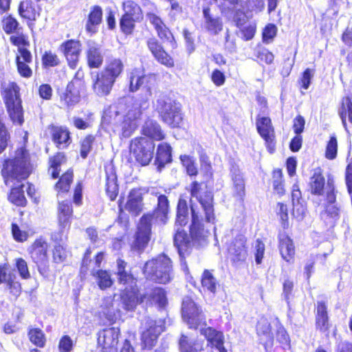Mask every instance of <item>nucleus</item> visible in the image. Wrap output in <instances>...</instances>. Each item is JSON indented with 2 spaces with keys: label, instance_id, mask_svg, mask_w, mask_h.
<instances>
[{
  "label": "nucleus",
  "instance_id": "1",
  "mask_svg": "<svg viewBox=\"0 0 352 352\" xmlns=\"http://www.w3.org/2000/svg\"><path fill=\"white\" fill-rule=\"evenodd\" d=\"M32 171L30 155L25 148L17 149L14 154L3 164L2 175L6 185H14V182L25 179Z\"/></svg>",
  "mask_w": 352,
  "mask_h": 352
},
{
  "label": "nucleus",
  "instance_id": "2",
  "mask_svg": "<svg viewBox=\"0 0 352 352\" xmlns=\"http://www.w3.org/2000/svg\"><path fill=\"white\" fill-rule=\"evenodd\" d=\"M19 91L20 88L14 82L4 81L1 85V94L8 116L14 124L21 126L24 118Z\"/></svg>",
  "mask_w": 352,
  "mask_h": 352
},
{
  "label": "nucleus",
  "instance_id": "3",
  "mask_svg": "<svg viewBox=\"0 0 352 352\" xmlns=\"http://www.w3.org/2000/svg\"><path fill=\"white\" fill-rule=\"evenodd\" d=\"M143 273L147 279L166 284L172 278L171 261L164 254L159 255L145 263Z\"/></svg>",
  "mask_w": 352,
  "mask_h": 352
},
{
  "label": "nucleus",
  "instance_id": "4",
  "mask_svg": "<svg viewBox=\"0 0 352 352\" xmlns=\"http://www.w3.org/2000/svg\"><path fill=\"white\" fill-rule=\"evenodd\" d=\"M156 110L162 120L172 127H177L182 121L181 105L166 96L160 97L156 102Z\"/></svg>",
  "mask_w": 352,
  "mask_h": 352
},
{
  "label": "nucleus",
  "instance_id": "5",
  "mask_svg": "<svg viewBox=\"0 0 352 352\" xmlns=\"http://www.w3.org/2000/svg\"><path fill=\"white\" fill-rule=\"evenodd\" d=\"M155 149L153 141L146 138H136L131 140L130 153L136 161L142 166H146L151 161Z\"/></svg>",
  "mask_w": 352,
  "mask_h": 352
},
{
  "label": "nucleus",
  "instance_id": "6",
  "mask_svg": "<svg viewBox=\"0 0 352 352\" xmlns=\"http://www.w3.org/2000/svg\"><path fill=\"white\" fill-rule=\"evenodd\" d=\"M192 197H195L200 203L205 213V219L208 222H214L215 217L213 208V197L210 192H202L201 184L197 182L191 184L189 189Z\"/></svg>",
  "mask_w": 352,
  "mask_h": 352
},
{
  "label": "nucleus",
  "instance_id": "7",
  "mask_svg": "<svg viewBox=\"0 0 352 352\" xmlns=\"http://www.w3.org/2000/svg\"><path fill=\"white\" fill-rule=\"evenodd\" d=\"M162 320L146 318L142 324V341L145 348L151 349L155 345L160 333L164 331Z\"/></svg>",
  "mask_w": 352,
  "mask_h": 352
},
{
  "label": "nucleus",
  "instance_id": "8",
  "mask_svg": "<svg viewBox=\"0 0 352 352\" xmlns=\"http://www.w3.org/2000/svg\"><path fill=\"white\" fill-rule=\"evenodd\" d=\"M182 316L190 328L206 325L205 316L190 298H185L183 300Z\"/></svg>",
  "mask_w": 352,
  "mask_h": 352
},
{
  "label": "nucleus",
  "instance_id": "9",
  "mask_svg": "<svg viewBox=\"0 0 352 352\" xmlns=\"http://www.w3.org/2000/svg\"><path fill=\"white\" fill-rule=\"evenodd\" d=\"M153 215L145 214L140 219L132 248L141 251L145 248L151 239V221Z\"/></svg>",
  "mask_w": 352,
  "mask_h": 352
},
{
  "label": "nucleus",
  "instance_id": "10",
  "mask_svg": "<svg viewBox=\"0 0 352 352\" xmlns=\"http://www.w3.org/2000/svg\"><path fill=\"white\" fill-rule=\"evenodd\" d=\"M327 204L320 215L324 220L335 222L340 217V208L336 204L335 188L333 179H329L327 183Z\"/></svg>",
  "mask_w": 352,
  "mask_h": 352
},
{
  "label": "nucleus",
  "instance_id": "11",
  "mask_svg": "<svg viewBox=\"0 0 352 352\" xmlns=\"http://www.w3.org/2000/svg\"><path fill=\"white\" fill-rule=\"evenodd\" d=\"M192 224L190 229L191 242L193 245H204L208 237V232L206 231L201 224V216L196 210L195 206L191 205Z\"/></svg>",
  "mask_w": 352,
  "mask_h": 352
},
{
  "label": "nucleus",
  "instance_id": "12",
  "mask_svg": "<svg viewBox=\"0 0 352 352\" xmlns=\"http://www.w3.org/2000/svg\"><path fill=\"white\" fill-rule=\"evenodd\" d=\"M120 331L117 327H110L100 331L98 343L103 352H116Z\"/></svg>",
  "mask_w": 352,
  "mask_h": 352
},
{
  "label": "nucleus",
  "instance_id": "13",
  "mask_svg": "<svg viewBox=\"0 0 352 352\" xmlns=\"http://www.w3.org/2000/svg\"><path fill=\"white\" fill-rule=\"evenodd\" d=\"M69 66L75 69L79 61V56L81 52V43L79 41L69 40L63 43L60 46Z\"/></svg>",
  "mask_w": 352,
  "mask_h": 352
},
{
  "label": "nucleus",
  "instance_id": "14",
  "mask_svg": "<svg viewBox=\"0 0 352 352\" xmlns=\"http://www.w3.org/2000/svg\"><path fill=\"white\" fill-rule=\"evenodd\" d=\"M115 82L113 79L100 71L93 78V91L100 97L108 96L111 93Z\"/></svg>",
  "mask_w": 352,
  "mask_h": 352
},
{
  "label": "nucleus",
  "instance_id": "15",
  "mask_svg": "<svg viewBox=\"0 0 352 352\" xmlns=\"http://www.w3.org/2000/svg\"><path fill=\"white\" fill-rule=\"evenodd\" d=\"M256 129L260 135L265 140V144L272 153L274 141V130L268 117L258 118L256 120Z\"/></svg>",
  "mask_w": 352,
  "mask_h": 352
},
{
  "label": "nucleus",
  "instance_id": "16",
  "mask_svg": "<svg viewBox=\"0 0 352 352\" xmlns=\"http://www.w3.org/2000/svg\"><path fill=\"white\" fill-rule=\"evenodd\" d=\"M246 239L243 235L237 236L228 247L229 255L234 262L243 261L247 256Z\"/></svg>",
  "mask_w": 352,
  "mask_h": 352
},
{
  "label": "nucleus",
  "instance_id": "17",
  "mask_svg": "<svg viewBox=\"0 0 352 352\" xmlns=\"http://www.w3.org/2000/svg\"><path fill=\"white\" fill-rule=\"evenodd\" d=\"M48 245L42 239H36L31 246L30 254L33 261L37 265H45L48 258Z\"/></svg>",
  "mask_w": 352,
  "mask_h": 352
},
{
  "label": "nucleus",
  "instance_id": "18",
  "mask_svg": "<svg viewBox=\"0 0 352 352\" xmlns=\"http://www.w3.org/2000/svg\"><path fill=\"white\" fill-rule=\"evenodd\" d=\"M146 18L149 22L154 26L158 36L164 41L170 43L173 45V36L168 28L163 23L162 19L154 13H147Z\"/></svg>",
  "mask_w": 352,
  "mask_h": 352
},
{
  "label": "nucleus",
  "instance_id": "19",
  "mask_svg": "<svg viewBox=\"0 0 352 352\" xmlns=\"http://www.w3.org/2000/svg\"><path fill=\"white\" fill-rule=\"evenodd\" d=\"M201 333L205 336L208 344L217 349L219 352H227L224 346V336L212 327L201 328Z\"/></svg>",
  "mask_w": 352,
  "mask_h": 352
},
{
  "label": "nucleus",
  "instance_id": "20",
  "mask_svg": "<svg viewBox=\"0 0 352 352\" xmlns=\"http://www.w3.org/2000/svg\"><path fill=\"white\" fill-rule=\"evenodd\" d=\"M142 190L133 189L130 191L127 201L124 204V210L134 215H138L142 210Z\"/></svg>",
  "mask_w": 352,
  "mask_h": 352
},
{
  "label": "nucleus",
  "instance_id": "21",
  "mask_svg": "<svg viewBox=\"0 0 352 352\" xmlns=\"http://www.w3.org/2000/svg\"><path fill=\"white\" fill-rule=\"evenodd\" d=\"M87 63L91 68H98L102 63L103 55L102 50L98 43L92 41L87 42L86 52Z\"/></svg>",
  "mask_w": 352,
  "mask_h": 352
},
{
  "label": "nucleus",
  "instance_id": "22",
  "mask_svg": "<svg viewBox=\"0 0 352 352\" xmlns=\"http://www.w3.org/2000/svg\"><path fill=\"white\" fill-rule=\"evenodd\" d=\"M72 214V206L69 201H62L58 203L57 219L59 228L61 230L69 228Z\"/></svg>",
  "mask_w": 352,
  "mask_h": 352
},
{
  "label": "nucleus",
  "instance_id": "23",
  "mask_svg": "<svg viewBox=\"0 0 352 352\" xmlns=\"http://www.w3.org/2000/svg\"><path fill=\"white\" fill-rule=\"evenodd\" d=\"M31 62V53L28 50L20 47L19 49V54L16 56V65L17 70L21 76L30 78L32 76V71L28 65Z\"/></svg>",
  "mask_w": 352,
  "mask_h": 352
},
{
  "label": "nucleus",
  "instance_id": "24",
  "mask_svg": "<svg viewBox=\"0 0 352 352\" xmlns=\"http://www.w3.org/2000/svg\"><path fill=\"white\" fill-rule=\"evenodd\" d=\"M204 28L212 35L219 34L223 30V24L221 18L213 16L210 14V9L206 8L203 10Z\"/></svg>",
  "mask_w": 352,
  "mask_h": 352
},
{
  "label": "nucleus",
  "instance_id": "25",
  "mask_svg": "<svg viewBox=\"0 0 352 352\" xmlns=\"http://www.w3.org/2000/svg\"><path fill=\"white\" fill-rule=\"evenodd\" d=\"M126 263L121 260L117 261V276L120 284L126 286L125 289H133L136 286V280L131 273L126 271Z\"/></svg>",
  "mask_w": 352,
  "mask_h": 352
},
{
  "label": "nucleus",
  "instance_id": "26",
  "mask_svg": "<svg viewBox=\"0 0 352 352\" xmlns=\"http://www.w3.org/2000/svg\"><path fill=\"white\" fill-rule=\"evenodd\" d=\"M50 129L52 140L58 148H65L71 142L69 132L65 127L51 126Z\"/></svg>",
  "mask_w": 352,
  "mask_h": 352
},
{
  "label": "nucleus",
  "instance_id": "27",
  "mask_svg": "<svg viewBox=\"0 0 352 352\" xmlns=\"http://www.w3.org/2000/svg\"><path fill=\"white\" fill-rule=\"evenodd\" d=\"M257 334L260 337L261 343L265 349L273 344L274 338L271 333L270 324L266 319H261L257 324Z\"/></svg>",
  "mask_w": 352,
  "mask_h": 352
},
{
  "label": "nucleus",
  "instance_id": "28",
  "mask_svg": "<svg viewBox=\"0 0 352 352\" xmlns=\"http://www.w3.org/2000/svg\"><path fill=\"white\" fill-rule=\"evenodd\" d=\"M124 69V64L118 58H109L102 72L115 81L120 76Z\"/></svg>",
  "mask_w": 352,
  "mask_h": 352
},
{
  "label": "nucleus",
  "instance_id": "29",
  "mask_svg": "<svg viewBox=\"0 0 352 352\" xmlns=\"http://www.w3.org/2000/svg\"><path fill=\"white\" fill-rule=\"evenodd\" d=\"M141 301H146L151 305L154 304L163 307L166 304V297L162 288L155 287L147 292L141 298Z\"/></svg>",
  "mask_w": 352,
  "mask_h": 352
},
{
  "label": "nucleus",
  "instance_id": "30",
  "mask_svg": "<svg viewBox=\"0 0 352 352\" xmlns=\"http://www.w3.org/2000/svg\"><path fill=\"white\" fill-rule=\"evenodd\" d=\"M142 133L144 135L156 141H160L164 138V134L160 124L153 120H147L144 124Z\"/></svg>",
  "mask_w": 352,
  "mask_h": 352
},
{
  "label": "nucleus",
  "instance_id": "31",
  "mask_svg": "<svg viewBox=\"0 0 352 352\" xmlns=\"http://www.w3.org/2000/svg\"><path fill=\"white\" fill-rule=\"evenodd\" d=\"M147 98L143 100H135L129 102L127 105V111L124 116L129 120H133L137 121L140 118L142 111L147 108L148 101Z\"/></svg>",
  "mask_w": 352,
  "mask_h": 352
},
{
  "label": "nucleus",
  "instance_id": "32",
  "mask_svg": "<svg viewBox=\"0 0 352 352\" xmlns=\"http://www.w3.org/2000/svg\"><path fill=\"white\" fill-rule=\"evenodd\" d=\"M102 18V11L100 7L96 6L93 7L88 16V20L86 23V30L87 32L93 34L97 32V26L101 23Z\"/></svg>",
  "mask_w": 352,
  "mask_h": 352
},
{
  "label": "nucleus",
  "instance_id": "33",
  "mask_svg": "<svg viewBox=\"0 0 352 352\" xmlns=\"http://www.w3.org/2000/svg\"><path fill=\"white\" fill-rule=\"evenodd\" d=\"M316 329L321 332H327L329 329L327 306L324 302H318L316 318Z\"/></svg>",
  "mask_w": 352,
  "mask_h": 352
},
{
  "label": "nucleus",
  "instance_id": "34",
  "mask_svg": "<svg viewBox=\"0 0 352 352\" xmlns=\"http://www.w3.org/2000/svg\"><path fill=\"white\" fill-rule=\"evenodd\" d=\"M310 190L314 195H322L326 189L324 178L320 170H316L310 179Z\"/></svg>",
  "mask_w": 352,
  "mask_h": 352
},
{
  "label": "nucleus",
  "instance_id": "35",
  "mask_svg": "<svg viewBox=\"0 0 352 352\" xmlns=\"http://www.w3.org/2000/svg\"><path fill=\"white\" fill-rule=\"evenodd\" d=\"M231 177L235 193L239 197H243L245 195V180L243 173L237 166H232Z\"/></svg>",
  "mask_w": 352,
  "mask_h": 352
},
{
  "label": "nucleus",
  "instance_id": "36",
  "mask_svg": "<svg viewBox=\"0 0 352 352\" xmlns=\"http://www.w3.org/2000/svg\"><path fill=\"white\" fill-rule=\"evenodd\" d=\"M280 252L284 260L291 261L295 254V248L292 239L287 236H282L280 239Z\"/></svg>",
  "mask_w": 352,
  "mask_h": 352
},
{
  "label": "nucleus",
  "instance_id": "37",
  "mask_svg": "<svg viewBox=\"0 0 352 352\" xmlns=\"http://www.w3.org/2000/svg\"><path fill=\"white\" fill-rule=\"evenodd\" d=\"M80 100L79 90L74 86V82L71 81L67 87L65 92L61 96V100L67 107L72 106Z\"/></svg>",
  "mask_w": 352,
  "mask_h": 352
},
{
  "label": "nucleus",
  "instance_id": "38",
  "mask_svg": "<svg viewBox=\"0 0 352 352\" xmlns=\"http://www.w3.org/2000/svg\"><path fill=\"white\" fill-rule=\"evenodd\" d=\"M169 212L168 200L165 195H160L157 198V206L154 212V215L157 219L162 223H165L168 219Z\"/></svg>",
  "mask_w": 352,
  "mask_h": 352
},
{
  "label": "nucleus",
  "instance_id": "39",
  "mask_svg": "<svg viewBox=\"0 0 352 352\" xmlns=\"http://www.w3.org/2000/svg\"><path fill=\"white\" fill-rule=\"evenodd\" d=\"M128 289H124L121 295V300L123 304L124 308L127 311H131L135 309L137 305L140 302L137 292L135 287Z\"/></svg>",
  "mask_w": 352,
  "mask_h": 352
},
{
  "label": "nucleus",
  "instance_id": "40",
  "mask_svg": "<svg viewBox=\"0 0 352 352\" xmlns=\"http://www.w3.org/2000/svg\"><path fill=\"white\" fill-rule=\"evenodd\" d=\"M339 114L342 121V124L347 131L346 121L352 125V99L346 96L342 99V106L339 111Z\"/></svg>",
  "mask_w": 352,
  "mask_h": 352
},
{
  "label": "nucleus",
  "instance_id": "41",
  "mask_svg": "<svg viewBox=\"0 0 352 352\" xmlns=\"http://www.w3.org/2000/svg\"><path fill=\"white\" fill-rule=\"evenodd\" d=\"M203 341H192L186 336H182L179 340L180 352H198L203 349Z\"/></svg>",
  "mask_w": 352,
  "mask_h": 352
},
{
  "label": "nucleus",
  "instance_id": "42",
  "mask_svg": "<svg viewBox=\"0 0 352 352\" xmlns=\"http://www.w3.org/2000/svg\"><path fill=\"white\" fill-rule=\"evenodd\" d=\"M19 13L21 17L30 21H36L39 15L36 11L33 3L28 0L21 2L19 6Z\"/></svg>",
  "mask_w": 352,
  "mask_h": 352
},
{
  "label": "nucleus",
  "instance_id": "43",
  "mask_svg": "<svg viewBox=\"0 0 352 352\" xmlns=\"http://www.w3.org/2000/svg\"><path fill=\"white\" fill-rule=\"evenodd\" d=\"M156 162L159 167H163L171 162V148L167 143L160 144L157 150Z\"/></svg>",
  "mask_w": 352,
  "mask_h": 352
},
{
  "label": "nucleus",
  "instance_id": "44",
  "mask_svg": "<svg viewBox=\"0 0 352 352\" xmlns=\"http://www.w3.org/2000/svg\"><path fill=\"white\" fill-rule=\"evenodd\" d=\"M126 104L124 99L119 100L117 104L111 106L109 109L105 112L104 120L108 122L117 121V118L122 113L125 109Z\"/></svg>",
  "mask_w": 352,
  "mask_h": 352
},
{
  "label": "nucleus",
  "instance_id": "45",
  "mask_svg": "<svg viewBox=\"0 0 352 352\" xmlns=\"http://www.w3.org/2000/svg\"><path fill=\"white\" fill-rule=\"evenodd\" d=\"M175 245L177 248L179 254L184 253L190 246L192 242L188 239L187 234L184 230L177 229L174 238Z\"/></svg>",
  "mask_w": 352,
  "mask_h": 352
},
{
  "label": "nucleus",
  "instance_id": "46",
  "mask_svg": "<svg viewBox=\"0 0 352 352\" xmlns=\"http://www.w3.org/2000/svg\"><path fill=\"white\" fill-rule=\"evenodd\" d=\"M122 8L124 12V15L130 17L133 16L136 19H142V12L140 6L132 0H126L122 3Z\"/></svg>",
  "mask_w": 352,
  "mask_h": 352
},
{
  "label": "nucleus",
  "instance_id": "47",
  "mask_svg": "<svg viewBox=\"0 0 352 352\" xmlns=\"http://www.w3.org/2000/svg\"><path fill=\"white\" fill-rule=\"evenodd\" d=\"M92 275L96 277L97 283L101 289L110 287L113 283L111 274L106 270L92 271Z\"/></svg>",
  "mask_w": 352,
  "mask_h": 352
},
{
  "label": "nucleus",
  "instance_id": "48",
  "mask_svg": "<svg viewBox=\"0 0 352 352\" xmlns=\"http://www.w3.org/2000/svg\"><path fill=\"white\" fill-rule=\"evenodd\" d=\"M66 163V157L62 153H58L50 160V168L52 177L57 178L60 174V166Z\"/></svg>",
  "mask_w": 352,
  "mask_h": 352
},
{
  "label": "nucleus",
  "instance_id": "49",
  "mask_svg": "<svg viewBox=\"0 0 352 352\" xmlns=\"http://www.w3.org/2000/svg\"><path fill=\"white\" fill-rule=\"evenodd\" d=\"M28 337L30 341L36 346L41 348L45 346L46 338L41 329L38 328H30Z\"/></svg>",
  "mask_w": 352,
  "mask_h": 352
},
{
  "label": "nucleus",
  "instance_id": "50",
  "mask_svg": "<svg viewBox=\"0 0 352 352\" xmlns=\"http://www.w3.org/2000/svg\"><path fill=\"white\" fill-rule=\"evenodd\" d=\"M25 187V184H21L19 187L12 188L9 195V200L14 204L19 206L25 205L26 199L24 196L23 188Z\"/></svg>",
  "mask_w": 352,
  "mask_h": 352
},
{
  "label": "nucleus",
  "instance_id": "51",
  "mask_svg": "<svg viewBox=\"0 0 352 352\" xmlns=\"http://www.w3.org/2000/svg\"><path fill=\"white\" fill-rule=\"evenodd\" d=\"M201 285L204 289L214 294L217 289V283L212 274L206 270L201 276Z\"/></svg>",
  "mask_w": 352,
  "mask_h": 352
},
{
  "label": "nucleus",
  "instance_id": "52",
  "mask_svg": "<svg viewBox=\"0 0 352 352\" xmlns=\"http://www.w3.org/2000/svg\"><path fill=\"white\" fill-rule=\"evenodd\" d=\"M188 206L186 200L180 197L177 204L176 224L184 226L187 223Z\"/></svg>",
  "mask_w": 352,
  "mask_h": 352
},
{
  "label": "nucleus",
  "instance_id": "53",
  "mask_svg": "<svg viewBox=\"0 0 352 352\" xmlns=\"http://www.w3.org/2000/svg\"><path fill=\"white\" fill-rule=\"evenodd\" d=\"M2 28L6 34H12L17 30H22V28L19 27V23L16 19L12 16L3 17L2 20Z\"/></svg>",
  "mask_w": 352,
  "mask_h": 352
},
{
  "label": "nucleus",
  "instance_id": "54",
  "mask_svg": "<svg viewBox=\"0 0 352 352\" xmlns=\"http://www.w3.org/2000/svg\"><path fill=\"white\" fill-rule=\"evenodd\" d=\"M72 180L73 172L72 170H67L61 176L58 182L56 185V188L58 193L60 192H68Z\"/></svg>",
  "mask_w": 352,
  "mask_h": 352
},
{
  "label": "nucleus",
  "instance_id": "55",
  "mask_svg": "<svg viewBox=\"0 0 352 352\" xmlns=\"http://www.w3.org/2000/svg\"><path fill=\"white\" fill-rule=\"evenodd\" d=\"M144 76L142 72L138 69H133L130 74V91H135L143 84Z\"/></svg>",
  "mask_w": 352,
  "mask_h": 352
},
{
  "label": "nucleus",
  "instance_id": "56",
  "mask_svg": "<svg viewBox=\"0 0 352 352\" xmlns=\"http://www.w3.org/2000/svg\"><path fill=\"white\" fill-rule=\"evenodd\" d=\"M106 192L111 200H114L118 192V187L116 183V175L111 174L107 177Z\"/></svg>",
  "mask_w": 352,
  "mask_h": 352
},
{
  "label": "nucleus",
  "instance_id": "57",
  "mask_svg": "<svg viewBox=\"0 0 352 352\" xmlns=\"http://www.w3.org/2000/svg\"><path fill=\"white\" fill-rule=\"evenodd\" d=\"M141 19H136L133 17L123 15L120 20V28L122 31L125 34H131L133 30L135 23L140 21Z\"/></svg>",
  "mask_w": 352,
  "mask_h": 352
},
{
  "label": "nucleus",
  "instance_id": "58",
  "mask_svg": "<svg viewBox=\"0 0 352 352\" xmlns=\"http://www.w3.org/2000/svg\"><path fill=\"white\" fill-rule=\"evenodd\" d=\"M138 123L137 121L133 120H129L124 116V120H123L121 125L122 135L124 138H128L133 132L137 129Z\"/></svg>",
  "mask_w": 352,
  "mask_h": 352
},
{
  "label": "nucleus",
  "instance_id": "59",
  "mask_svg": "<svg viewBox=\"0 0 352 352\" xmlns=\"http://www.w3.org/2000/svg\"><path fill=\"white\" fill-rule=\"evenodd\" d=\"M180 160L189 175L193 176L197 174V168L195 165L194 160L191 157L184 155L180 156Z\"/></svg>",
  "mask_w": 352,
  "mask_h": 352
},
{
  "label": "nucleus",
  "instance_id": "60",
  "mask_svg": "<svg viewBox=\"0 0 352 352\" xmlns=\"http://www.w3.org/2000/svg\"><path fill=\"white\" fill-rule=\"evenodd\" d=\"M338 151V142L335 136H331L326 147L325 157L329 160L336 157Z\"/></svg>",
  "mask_w": 352,
  "mask_h": 352
},
{
  "label": "nucleus",
  "instance_id": "61",
  "mask_svg": "<svg viewBox=\"0 0 352 352\" xmlns=\"http://www.w3.org/2000/svg\"><path fill=\"white\" fill-rule=\"evenodd\" d=\"M94 138L92 135L85 137L81 142L80 155L85 158L91 149Z\"/></svg>",
  "mask_w": 352,
  "mask_h": 352
},
{
  "label": "nucleus",
  "instance_id": "62",
  "mask_svg": "<svg viewBox=\"0 0 352 352\" xmlns=\"http://www.w3.org/2000/svg\"><path fill=\"white\" fill-rule=\"evenodd\" d=\"M277 33V28L273 24H268L266 25L263 32V41L265 43L271 42L276 36Z\"/></svg>",
  "mask_w": 352,
  "mask_h": 352
},
{
  "label": "nucleus",
  "instance_id": "63",
  "mask_svg": "<svg viewBox=\"0 0 352 352\" xmlns=\"http://www.w3.org/2000/svg\"><path fill=\"white\" fill-rule=\"evenodd\" d=\"M293 215L299 220L302 219L306 213V207L302 201L293 203Z\"/></svg>",
  "mask_w": 352,
  "mask_h": 352
},
{
  "label": "nucleus",
  "instance_id": "64",
  "mask_svg": "<svg viewBox=\"0 0 352 352\" xmlns=\"http://www.w3.org/2000/svg\"><path fill=\"white\" fill-rule=\"evenodd\" d=\"M73 347V341L68 336H63L58 344L59 352H70Z\"/></svg>",
  "mask_w": 352,
  "mask_h": 352
}]
</instances>
